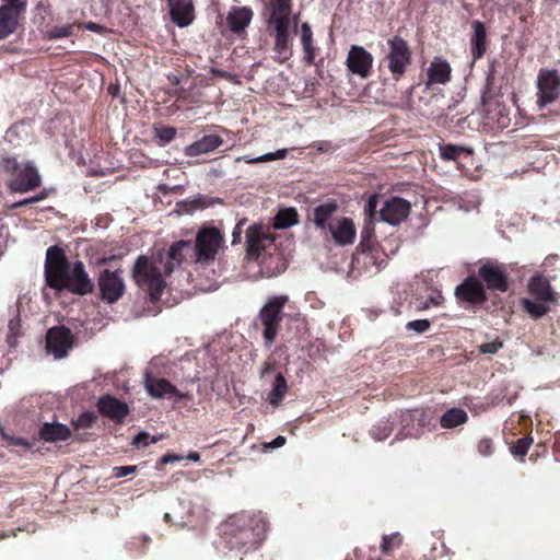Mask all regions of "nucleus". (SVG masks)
Wrapping results in <instances>:
<instances>
[{"label":"nucleus","instance_id":"1","mask_svg":"<svg viewBox=\"0 0 560 560\" xmlns=\"http://www.w3.org/2000/svg\"><path fill=\"white\" fill-rule=\"evenodd\" d=\"M46 283L55 290H68L74 294L83 295L94 289V283L85 271L82 261L70 264L63 250L58 246L47 249L45 261Z\"/></svg>","mask_w":560,"mask_h":560},{"label":"nucleus","instance_id":"2","mask_svg":"<svg viewBox=\"0 0 560 560\" xmlns=\"http://www.w3.org/2000/svg\"><path fill=\"white\" fill-rule=\"evenodd\" d=\"M160 264H162V260L155 257L140 256L132 268L133 280L138 285L147 288L152 301L160 300L166 287Z\"/></svg>","mask_w":560,"mask_h":560},{"label":"nucleus","instance_id":"3","mask_svg":"<svg viewBox=\"0 0 560 560\" xmlns=\"http://www.w3.org/2000/svg\"><path fill=\"white\" fill-rule=\"evenodd\" d=\"M3 167L12 173L8 187L13 192L25 194L42 184V176L32 161L19 163L15 158H7L3 160Z\"/></svg>","mask_w":560,"mask_h":560},{"label":"nucleus","instance_id":"4","mask_svg":"<svg viewBox=\"0 0 560 560\" xmlns=\"http://www.w3.org/2000/svg\"><path fill=\"white\" fill-rule=\"evenodd\" d=\"M288 301L289 296L285 294L271 296L259 311L258 317L264 327L262 337L268 347L278 336L280 323L283 319V308Z\"/></svg>","mask_w":560,"mask_h":560},{"label":"nucleus","instance_id":"5","mask_svg":"<svg viewBox=\"0 0 560 560\" xmlns=\"http://www.w3.org/2000/svg\"><path fill=\"white\" fill-rule=\"evenodd\" d=\"M222 243L223 236L217 228L200 229L192 245L195 261L201 265L213 261Z\"/></svg>","mask_w":560,"mask_h":560},{"label":"nucleus","instance_id":"6","mask_svg":"<svg viewBox=\"0 0 560 560\" xmlns=\"http://www.w3.org/2000/svg\"><path fill=\"white\" fill-rule=\"evenodd\" d=\"M388 51L386 54L387 67L395 79H399L411 61V51L405 39L394 36L387 40Z\"/></svg>","mask_w":560,"mask_h":560},{"label":"nucleus","instance_id":"7","mask_svg":"<svg viewBox=\"0 0 560 560\" xmlns=\"http://www.w3.org/2000/svg\"><path fill=\"white\" fill-rule=\"evenodd\" d=\"M101 298L108 304L117 302L125 293L122 270L104 269L97 280Z\"/></svg>","mask_w":560,"mask_h":560},{"label":"nucleus","instance_id":"8","mask_svg":"<svg viewBox=\"0 0 560 560\" xmlns=\"http://www.w3.org/2000/svg\"><path fill=\"white\" fill-rule=\"evenodd\" d=\"M537 104L544 107L560 96V73L558 70L541 69L537 77Z\"/></svg>","mask_w":560,"mask_h":560},{"label":"nucleus","instance_id":"9","mask_svg":"<svg viewBox=\"0 0 560 560\" xmlns=\"http://www.w3.org/2000/svg\"><path fill=\"white\" fill-rule=\"evenodd\" d=\"M26 11V2L5 1L0 7V39L14 33L20 18Z\"/></svg>","mask_w":560,"mask_h":560},{"label":"nucleus","instance_id":"10","mask_svg":"<svg viewBox=\"0 0 560 560\" xmlns=\"http://www.w3.org/2000/svg\"><path fill=\"white\" fill-rule=\"evenodd\" d=\"M252 523L250 527L241 528L235 535V541H231L233 548L255 549L262 542L267 530L266 522L257 518Z\"/></svg>","mask_w":560,"mask_h":560},{"label":"nucleus","instance_id":"11","mask_svg":"<svg viewBox=\"0 0 560 560\" xmlns=\"http://www.w3.org/2000/svg\"><path fill=\"white\" fill-rule=\"evenodd\" d=\"M373 60L372 54L364 47L352 45L348 51L346 66L352 74L366 79L371 74Z\"/></svg>","mask_w":560,"mask_h":560},{"label":"nucleus","instance_id":"12","mask_svg":"<svg viewBox=\"0 0 560 560\" xmlns=\"http://www.w3.org/2000/svg\"><path fill=\"white\" fill-rule=\"evenodd\" d=\"M72 342V335L68 328L54 327L47 332L46 349L56 359H62L68 355Z\"/></svg>","mask_w":560,"mask_h":560},{"label":"nucleus","instance_id":"13","mask_svg":"<svg viewBox=\"0 0 560 560\" xmlns=\"http://www.w3.org/2000/svg\"><path fill=\"white\" fill-rule=\"evenodd\" d=\"M410 212V203L400 198L392 197L387 199L380 210L381 221L390 225H398L405 221Z\"/></svg>","mask_w":560,"mask_h":560},{"label":"nucleus","instance_id":"14","mask_svg":"<svg viewBox=\"0 0 560 560\" xmlns=\"http://www.w3.org/2000/svg\"><path fill=\"white\" fill-rule=\"evenodd\" d=\"M144 386L150 396L153 398H167L182 400L185 395L177 390L168 381L154 377L148 370L144 374Z\"/></svg>","mask_w":560,"mask_h":560},{"label":"nucleus","instance_id":"15","mask_svg":"<svg viewBox=\"0 0 560 560\" xmlns=\"http://www.w3.org/2000/svg\"><path fill=\"white\" fill-rule=\"evenodd\" d=\"M479 276L490 290H508V273L502 265L487 262L480 267Z\"/></svg>","mask_w":560,"mask_h":560},{"label":"nucleus","instance_id":"16","mask_svg":"<svg viewBox=\"0 0 560 560\" xmlns=\"http://www.w3.org/2000/svg\"><path fill=\"white\" fill-rule=\"evenodd\" d=\"M167 8L173 23L178 27H187L195 20V5L192 0H167Z\"/></svg>","mask_w":560,"mask_h":560},{"label":"nucleus","instance_id":"17","mask_svg":"<svg viewBox=\"0 0 560 560\" xmlns=\"http://www.w3.org/2000/svg\"><path fill=\"white\" fill-rule=\"evenodd\" d=\"M291 0H270L266 21L269 27H289Z\"/></svg>","mask_w":560,"mask_h":560},{"label":"nucleus","instance_id":"18","mask_svg":"<svg viewBox=\"0 0 560 560\" xmlns=\"http://www.w3.org/2000/svg\"><path fill=\"white\" fill-rule=\"evenodd\" d=\"M97 408L102 416L113 422H121L129 413L128 405L112 395L102 396L97 401Z\"/></svg>","mask_w":560,"mask_h":560},{"label":"nucleus","instance_id":"19","mask_svg":"<svg viewBox=\"0 0 560 560\" xmlns=\"http://www.w3.org/2000/svg\"><path fill=\"white\" fill-rule=\"evenodd\" d=\"M455 294L459 301L468 303H482L486 300L485 288L475 277H469L459 284Z\"/></svg>","mask_w":560,"mask_h":560},{"label":"nucleus","instance_id":"20","mask_svg":"<svg viewBox=\"0 0 560 560\" xmlns=\"http://www.w3.org/2000/svg\"><path fill=\"white\" fill-rule=\"evenodd\" d=\"M329 232L334 241L341 246L352 244L357 234L353 222L345 217L331 221L329 223Z\"/></svg>","mask_w":560,"mask_h":560},{"label":"nucleus","instance_id":"21","mask_svg":"<svg viewBox=\"0 0 560 560\" xmlns=\"http://www.w3.org/2000/svg\"><path fill=\"white\" fill-rule=\"evenodd\" d=\"M272 242L273 238L261 225H252L246 231L247 253L250 256L259 255V253Z\"/></svg>","mask_w":560,"mask_h":560},{"label":"nucleus","instance_id":"22","mask_svg":"<svg viewBox=\"0 0 560 560\" xmlns=\"http://www.w3.org/2000/svg\"><path fill=\"white\" fill-rule=\"evenodd\" d=\"M451 65L441 57H434L427 70L425 85L446 84L451 80Z\"/></svg>","mask_w":560,"mask_h":560},{"label":"nucleus","instance_id":"23","mask_svg":"<svg viewBox=\"0 0 560 560\" xmlns=\"http://www.w3.org/2000/svg\"><path fill=\"white\" fill-rule=\"evenodd\" d=\"M190 252H192V243L189 241H178L173 244L168 250V259L164 264V275H170L175 266H179Z\"/></svg>","mask_w":560,"mask_h":560},{"label":"nucleus","instance_id":"24","mask_svg":"<svg viewBox=\"0 0 560 560\" xmlns=\"http://www.w3.org/2000/svg\"><path fill=\"white\" fill-rule=\"evenodd\" d=\"M275 32L273 51L275 58L279 62L289 60L292 56V49L289 45V27H272Z\"/></svg>","mask_w":560,"mask_h":560},{"label":"nucleus","instance_id":"25","mask_svg":"<svg viewBox=\"0 0 560 560\" xmlns=\"http://www.w3.org/2000/svg\"><path fill=\"white\" fill-rule=\"evenodd\" d=\"M253 19V11L247 7H233L228 13V24L232 32L245 30Z\"/></svg>","mask_w":560,"mask_h":560},{"label":"nucleus","instance_id":"26","mask_svg":"<svg viewBox=\"0 0 560 560\" xmlns=\"http://www.w3.org/2000/svg\"><path fill=\"white\" fill-rule=\"evenodd\" d=\"M39 434L46 442H59L69 439L71 432L65 424L47 422L42 427Z\"/></svg>","mask_w":560,"mask_h":560},{"label":"nucleus","instance_id":"27","mask_svg":"<svg viewBox=\"0 0 560 560\" xmlns=\"http://www.w3.org/2000/svg\"><path fill=\"white\" fill-rule=\"evenodd\" d=\"M337 211V205L335 202H326L317 206L314 209V223L319 229H328L329 223L335 221L337 218H334V214Z\"/></svg>","mask_w":560,"mask_h":560},{"label":"nucleus","instance_id":"28","mask_svg":"<svg viewBox=\"0 0 560 560\" xmlns=\"http://www.w3.org/2000/svg\"><path fill=\"white\" fill-rule=\"evenodd\" d=\"M472 27H474V37L471 40V43H472L471 52H472L474 59H479L486 50L487 33H486L485 25L480 21H475L472 23Z\"/></svg>","mask_w":560,"mask_h":560},{"label":"nucleus","instance_id":"29","mask_svg":"<svg viewBox=\"0 0 560 560\" xmlns=\"http://www.w3.org/2000/svg\"><path fill=\"white\" fill-rule=\"evenodd\" d=\"M529 291L538 298L540 301H550L552 300V291L549 284V281L541 277L536 276L533 277L529 281Z\"/></svg>","mask_w":560,"mask_h":560},{"label":"nucleus","instance_id":"30","mask_svg":"<svg viewBox=\"0 0 560 560\" xmlns=\"http://www.w3.org/2000/svg\"><path fill=\"white\" fill-rule=\"evenodd\" d=\"M467 419L468 416L464 409L452 408L441 417V425L446 429H453L465 423Z\"/></svg>","mask_w":560,"mask_h":560},{"label":"nucleus","instance_id":"31","mask_svg":"<svg viewBox=\"0 0 560 560\" xmlns=\"http://www.w3.org/2000/svg\"><path fill=\"white\" fill-rule=\"evenodd\" d=\"M287 392H288L287 381L281 373H278L275 377L272 388L268 395V401L272 406H278L282 401Z\"/></svg>","mask_w":560,"mask_h":560},{"label":"nucleus","instance_id":"32","mask_svg":"<svg viewBox=\"0 0 560 560\" xmlns=\"http://www.w3.org/2000/svg\"><path fill=\"white\" fill-rule=\"evenodd\" d=\"M298 223V212L293 208L280 210L275 219L273 226L278 230L291 228Z\"/></svg>","mask_w":560,"mask_h":560},{"label":"nucleus","instance_id":"33","mask_svg":"<svg viewBox=\"0 0 560 560\" xmlns=\"http://www.w3.org/2000/svg\"><path fill=\"white\" fill-rule=\"evenodd\" d=\"M301 42L306 61L308 63L313 62L315 58V48L313 46V33L308 23H303L301 26Z\"/></svg>","mask_w":560,"mask_h":560},{"label":"nucleus","instance_id":"34","mask_svg":"<svg viewBox=\"0 0 560 560\" xmlns=\"http://www.w3.org/2000/svg\"><path fill=\"white\" fill-rule=\"evenodd\" d=\"M440 153L444 160H456L462 153L471 154L472 149L469 147H459L453 143H440Z\"/></svg>","mask_w":560,"mask_h":560},{"label":"nucleus","instance_id":"35","mask_svg":"<svg viewBox=\"0 0 560 560\" xmlns=\"http://www.w3.org/2000/svg\"><path fill=\"white\" fill-rule=\"evenodd\" d=\"M222 142H191L186 147L185 152L189 156H197L202 153L214 151Z\"/></svg>","mask_w":560,"mask_h":560},{"label":"nucleus","instance_id":"36","mask_svg":"<svg viewBox=\"0 0 560 560\" xmlns=\"http://www.w3.org/2000/svg\"><path fill=\"white\" fill-rule=\"evenodd\" d=\"M415 419H418L419 422L423 423L424 413L416 410V411H406L401 415V423L404 424V429L399 433V439L407 438V436H418V433H412L411 431H406V425Z\"/></svg>","mask_w":560,"mask_h":560},{"label":"nucleus","instance_id":"37","mask_svg":"<svg viewBox=\"0 0 560 560\" xmlns=\"http://www.w3.org/2000/svg\"><path fill=\"white\" fill-rule=\"evenodd\" d=\"M502 102L498 95L483 94L482 95V109L489 115L501 113Z\"/></svg>","mask_w":560,"mask_h":560},{"label":"nucleus","instance_id":"38","mask_svg":"<svg viewBox=\"0 0 560 560\" xmlns=\"http://www.w3.org/2000/svg\"><path fill=\"white\" fill-rule=\"evenodd\" d=\"M392 430V422L382 420L373 427L371 435L375 441H383L389 436Z\"/></svg>","mask_w":560,"mask_h":560},{"label":"nucleus","instance_id":"39","mask_svg":"<svg viewBox=\"0 0 560 560\" xmlns=\"http://www.w3.org/2000/svg\"><path fill=\"white\" fill-rule=\"evenodd\" d=\"M545 301H530V300H523L524 308L527 313H529L533 317H540L547 312V306L544 304Z\"/></svg>","mask_w":560,"mask_h":560},{"label":"nucleus","instance_id":"40","mask_svg":"<svg viewBox=\"0 0 560 560\" xmlns=\"http://www.w3.org/2000/svg\"><path fill=\"white\" fill-rule=\"evenodd\" d=\"M287 153H288L287 149H279V150L273 151V152L265 153V154H262L260 156L249 158V159H247L245 156L244 159H246V161L248 163L269 162V161L284 159L287 156Z\"/></svg>","mask_w":560,"mask_h":560},{"label":"nucleus","instance_id":"41","mask_svg":"<svg viewBox=\"0 0 560 560\" xmlns=\"http://www.w3.org/2000/svg\"><path fill=\"white\" fill-rule=\"evenodd\" d=\"M161 439H162V435L150 436L148 432L142 431L133 438L132 444L137 448H143L150 444L158 443Z\"/></svg>","mask_w":560,"mask_h":560},{"label":"nucleus","instance_id":"42","mask_svg":"<svg viewBox=\"0 0 560 560\" xmlns=\"http://www.w3.org/2000/svg\"><path fill=\"white\" fill-rule=\"evenodd\" d=\"M400 541L401 539L398 534L384 535L381 545L382 551L384 553H389L394 548L400 545Z\"/></svg>","mask_w":560,"mask_h":560},{"label":"nucleus","instance_id":"43","mask_svg":"<svg viewBox=\"0 0 560 560\" xmlns=\"http://www.w3.org/2000/svg\"><path fill=\"white\" fill-rule=\"evenodd\" d=\"M533 443V439L527 436L520 439L512 447L511 452L514 456H524L528 452L530 444Z\"/></svg>","mask_w":560,"mask_h":560},{"label":"nucleus","instance_id":"44","mask_svg":"<svg viewBox=\"0 0 560 560\" xmlns=\"http://www.w3.org/2000/svg\"><path fill=\"white\" fill-rule=\"evenodd\" d=\"M176 136V130L167 126H156L155 137L158 140H173Z\"/></svg>","mask_w":560,"mask_h":560},{"label":"nucleus","instance_id":"45","mask_svg":"<svg viewBox=\"0 0 560 560\" xmlns=\"http://www.w3.org/2000/svg\"><path fill=\"white\" fill-rule=\"evenodd\" d=\"M406 327L416 332H424L430 328V322L428 319H417L409 322Z\"/></svg>","mask_w":560,"mask_h":560},{"label":"nucleus","instance_id":"46","mask_svg":"<svg viewBox=\"0 0 560 560\" xmlns=\"http://www.w3.org/2000/svg\"><path fill=\"white\" fill-rule=\"evenodd\" d=\"M95 419L96 417L93 412H83L78 417L75 425L81 428H90L94 423Z\"/></svg>","mask_w":560,"mask_h":560},{"label":"nucleus","instance_id":"47","mask_svg":"<svg viewBox=\"0 0 560 560\" xmlns=\"http://www.w3.org/2000/svg\"><path fill=\"white\" fill-rule=\"evenodd\" d=\"M378 203V196L372 195L365 206V214L369 217L370 220H372L376 214V208Z\"/></svg>","mask_w":560,"mask_h":560},{"label":"nucleus","instance_id":"48","mask_svg":"<svg viewBox=\"0 0 560 560\" xmlns=\"http://www.w3.org/2000/svg\"><path fill=\"white\" fill-rule=\"evenodd\" d=\"M443 301V296L441 293H435L433 295H431L425 302L423 303H420L418 305V308L419 310H427L430 307V305H434V306H438L442 303Z\"/></svg>","mask_w":560,"mask_h":560},{"label":"nucleus","instance_id":"49","mask_svg":"<svg viewBox=\"0 0 560 560\" xmlns=\"http://www.w3.org/2000/svg\"><path fill=\"white\" fill-rule=\"evenodd\" d=\"M478 452L482 456H489L492 452V441L490 439H482L478 443Z\"/></svg>","mask_w":560,"mask_h":560},{"label":"nucleus","instance_id":"50","mask_svg":"<svg viewBox=\"0 0 560 560\" xmlns=\"http://www.w3.org/2000/svg\"><path fill=\"white\" fill-rule=\"evenodd\" d=\"M136 466H119L114 468V476L117 478L126 477L136 471Z\"/></svg>","mask_w":560,"mask_h":560},{"label":"nucleus","instance_id":"51","mask_svg":"<svg viewBox=\"0 0 560 560\" xmlns=\"http://www.w3.org/2000/svg\"><path fill=\"white\" fill-rule=\"evenodd\" d=\"M502 347V343L499 341H492L487 342L480 346V351L482 353H495L500 348Z\"/></svg>","mask_w":560,"mask_h":560},{"label":"nucleus","instance_id":"52","mask_svg":"<svg viewBox=\"0 0 560 560\" xmlns=\"http://www.w3.org/2000/svg\"><path fill=\"white\" fill-rule=\"evenodd\" d=\"M180 459H183L182 456L168 453V454L163 455L161 457L160 462H161V464L166 465V464L178 462Z\"/></svg>","mask_w":560,"mask_h":560},{"label":"nucleus","instance_id":"53","mask_svg":"<svg viewBox=\"0 0 560 560\" xmlns=\"http://www.w3.org/2000/svg\"><path fill=\"white\" fill-rule=\"evenodd\" d=\"M285 443V438L282 435L277 436L270 443L266 444L267 447L279 448Z\"/></svg>","mask_w":560,"mask_h":560},{"label":"nucleus","instance_id":"54","mask_svg":"<svg viewBox=\"0 0 560 560\" xmlns=\"http://www.w3.org/2000/svg\"><path fill=\"white\" fill-rule=\"evenodd\" d=\"M47 196H48V191L44 190V191H40L39 194L28 198V201L31 203L39 202V201L46 199Z\"/></svg>","mask_w":560,"mask_h":560},{"label":"nucleus","instance_id":"55","mask_svg":"<svg viewBox=\"0 0 560 560\" xmlns=\"http://www.w3.org/2000/svg\"><path fill=\"white\" fill-rule=\"evenodd\" d=\"M31 202L28 201V198L26 199H23V200H20L18 202H14L13 205L10 206L11 209H18V208H21V207H24V206H27L30 205Z\"/></svg>","mask_w":560,"mask_h":560},{"label":"nucleus","instance_id":"56","mask_svg":"<svg viewBox=\"0 0 560 560\" xmlns=\"http://www.w3.org/2000/svg\"><path fill=\"white\" fill-rule=\"evenodd\" d=\"M187 458L192 462H198L200 459V455L197 452H190L188 453Z\"/></svg>","mask_w":560,"mask_h":560},{"label":"nucleus","instance_id":"57","mask_svg":"<svg viewBox=\"0 0 560 560\" xmlns=\"http://www.w3.org/2000/svg\"><path fill=\"white\" fill-rule=\"evenodd\" d=\"M558 259L557 256H549L545 259L544 265L545 266H551L553 262Z\"/></svg>","mask_w":560,"mask_h":560},{"label":"nucleus","instance_id":"58","mask_svg":"<svg viewBox=\"0 0 560 560\" xmlns=\"http://www.w3.org/2000/svg\"><path fill=\"white\" fill-rule=\"evenodd\" d=\"M108 92L113 95V96H116L119 92V88L117 85H109L108 86Z\"/></svg>","mask_w":560,"mask_h":560},{"label":"nucleus","instance_id":"59","mask_svg":"<svg viewBox=\"0 0 560 560\" xmlns=\"http://www.w3.org/2000/svg\"><path fill=\"white\" fill-rule=\"evenodd\" d=\"M192 203L195 205V208H205L206 207V203L201 198L194 200Z\"/></svg>","mask_w":560,"mask_h":560},{"label":"nucleus","instance_id":"60","mask_svg":"<svg viewBox=\"0 0 560 560\" xmlns=\"http://www.w3.org/2000/svg\"><path fill=\"white\" fill-rule=\"evenodd\" d=\"M240 234H241V228H240V225H237V226L234 229V231H233V237H234V240H233V244H235V243H236V237H238V236H240Z\"/></svg>","mask_w":560,"mask_h":560},{"label":"nucleus","instance_id":"61","mask_svg":"<svg viewBox=\"0 0 560 560\" xmlns=\"http://www.w3.org/2000/svg\"><path fill=\"white\" fill-rule=\"evenodd\" d=\"M67 35H68V32L66 30H63L62 32L58 31V33L52 34L51 36L52 37H61V36H67Z\"/></svg>","mask_w":560,"mask_h":560},{"label":"nucleus","instance_id":"62","mask_svg":"<svg viewBox=\"0 0 560 560\" xmlns=\"http://www.w3.org/2000/svg\"><path fill=\"white\" fill-rule=\"evenodd\" d=\"M14 443H15V444H18V445H20V444L22 445V444H24L25 442H24V440H23V439H16V440L14 441Z\"/></svg>","mask_w":560,"mask_h":560},{"label":"nucleus","instance_id":"63","mask_svg":"<svg viewBox=\"0 0 560 560\" xmlns=\"http://www.w3.org/2000/svg\"><path fill=\"white\" fill-rule=\"evenodd\" d=\"M368 258L370 261L373 260L374 262H376V257L374 255H368Z\"/></svg>","mask_w":560,"mask_h":560},{"label":"nucleus","instance_id":"64","mask_svg":"<svg viewBox=\"0 0 560 560\" xmlns=\"http://www.w3.org/2000/svg\"><path fill=\"white\" fill-rule=\"evenodd\" d=\"M14 326H15V323L13 320H11L10 324H9L10 329L13 330Z\"/></svg>","mask_w":560,"mask_h":560}]
</instances>
